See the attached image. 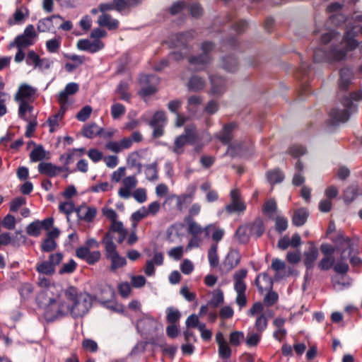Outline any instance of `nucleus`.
I'll return each instance as SVG.
<instances>
[{
	"label": "nucleus",
	"mask_w": 362,
	"mask_h": 362,
	"mask_svg": "<svg viewBox=\"0 0 362 362\" xmlns=\"http://www.w3.org/2000/svg\"><path fill=\"white\" fill-rule=\"evenodd\" d=\"M42 288L38 300L45 305V313L50 319L70 315L76 318L84 316L90 309L93 298L87 293L78 292L74 286L64 289L59 284H52L49 279L40 277Z\"/></svg>",
	"instance_id": "f257e3e1"
},
{
	"label": "nucleus",
	"mask_w": 362,
	"mask_h": 362,
	"mask_svg": "<svg viewBox=\"0 0 362 362\" xmlns=\"http://www.w3.org/2000/svg\"><path fill=\"white\" fill-rule=\"evenodd\" d=\"M115 8L120 13H127L132 8L128 0H115L113 4H101L99 9L93 8L90 13L81 18L80 23H115L109 11Z\"/></svg>",
	"instance_id": "f03ea898"
},
{
	"label": "nucleus",
	"mask_w": 362,
	"mask_h": 362,
	"mask_svg": "<svg viewBox=\"0 0 362 362\" xmlns=\"http://www.w3.org/2000/svg\"><path fill=\"white\" fill-rule=\"evenodd\" d=\"M338 250H341V261L335 264L334 270L339 274H346L349 269L348 264L344 261L350 256L352 252V243L344 233H339L335 237L332 238Z\"/></svg>",
	"instance_id": "7ed1b4c3"
},
{
	"label": "nucleus",
	"mask_w": 362,
	"mask_h": 362,
	"mask_svg": "<svg viewBox=\"0 0 362 362\" xmlns=\"http://www.w3.org/2000/svg\"><path fill=\"white\" fill-rule=\"evenodd\" d=\"M354 37L355 31H346L339 44L331 49L328 54V58L334 61H341L345 59L347 53L358 46V42Z\"/></svg>",
	"instance_id": "20e7f679"
},
{
	"label": "nucleus",
	"mask_w": 362,
	"mask_h": 362,
	"mask_svg": "<svg viewBox=\"0 0 362 362\" xmlns=\"http://www.w3.org/2000/svg\"><path fill=\"white\" fill-rule=\"evenodd\" d=\"M197 139L196 127L194 124L187 125L185 133L178 136L174 142L172 151L176 154H181L184 151V146L187 144H194Z\"/></svg>",
	"instance_id": "39448f33"
},
{
	"label": "nucleus",
	"mask_w": 362,
	"mask_h": 362,
	"mask_svg": "<svg viewBox=\"0 0 362 362\" xmlns=\"http://www.w3.org/2000/svg\"><path fill=\"white\" fill-rule=\"evenodd\" d=\"M36 37L37 34L34 27L30 25L25 28L23 34L18 35L14 41L10 43L9 47H13L16 46L17 48L29 47L34 44Z\"/></svg>",
	"instance_id": "423d86ee"
},
{
	"label": "nucleus",
	"mask_w": 362,
	"mask_h": 362,
	"mask_svg": "<svg viewBox=\"0 0 362 362\" xmlns=\"http://www.w3.org/2000/svg\"><path fill=\"white\" fill-rule=\"evenodd\" d=\"M230 202L225 207L228 214L242 213L246 209V205L241 199L240 192L234 188L230 192Z\"/></svg>",
	"instance_id": "0eeeda50"
},
{
	"label": "nucleus",
	"mask_w": 362,
	"mask_h": 362,
	"mask_svg": "<svg viewBox=\"0 0 362 362\" xmlns=\"http://www.w3.org/2000/svg\"><path fill=\"white\" fill-rule=\"evenodd\" d=\"M326 12L332 21L343 23L348 20L344 4H343L332 2L327 5Z\"/></svg>",
	"instance_id": "6e6552de"
},
{
	"label": "nucleus",
	"mask_w": 362,
	"mask_h": 362,
	"mask_svg": "<svg viewBox=\"0 0 362 362\" xmlns=\"http://www.w3.org/2000/svg\"><path fill=\"white\" fill-rule=\"evenodd\" d=\"M76 47L80 50L95 53L101 50L104 44L98 39H81L77 42Z\"/></svg>",
	"instance_id": "1a4fd4ad"
},
{
	"label": "nucleus",
	"mask_w": 362,
	"mask_h": 362,
	"mask_svg": "<svg viewBox=\"0 0 362 362\" xmlns=\"http://www.w3.org/2000/svg\"><path fill=\"white\" fill-rule=\"evenodd\" d=\"M138 181L134 175L128 176L122 180V187L119 189L118 194L123 199H128L132 195V189L136 187Z\"/></svg>",
	"instance_id": "9d476101"
},
{
	"label": "nucleus",
	"mask_w": 362,
	"mask_h": 362,
	"mask_svg": "<svg viewBox=\"0 0 362 362\" xmlns=\"http://www.w3.org/2000/svg\"><path fill=\"white\" fill-rule=\"evenodd\" d=\"M344 103V108L341 110H333L331 112V116L337 122H344L348 120L351 114V101L346 98Z\"/></svg>",
	"instance_id": "9b49d317"
},
{
	"label": "nucleus",
	"mask_w": 362,
	"mask_h": 362,
	"mask_svg": "<svg viewBox=\"0 0 362 362\" xmlns=\"http://www.w3.org/2000/svg\"><path fill=\"white\" fill-rule=\"evenodd\" d=\"M214 45L211 42H204L202 45V50L203 55L199 57H194L190 59V63L196 65H205L210 62V57L208 54L213 49Z\"/></svg>",
	"instance_id": "f8f14e48"
},
{
	"label": "nucleus",
	"mask_w": 362,
	"mask_h": 362,
	"mask_svg": "<svg viewBox=\"0 0 362 362\" xmlns=\"http://www.w3.org/2000/svg\"><path fill=\"white\" fill-rule=\"evenodd\" d=\"M216 341L218 346V355L223 358H228L231 355V349L221 332L216 334Z\"/></svg>",
	"instance_id": "ddd939ff"
},
{
	"label": "nucleus",
	"mask_w": 362,
	"mask_h": 362,
	"mask_svg": "<svg viewBox=\"0 0 362 362\" xmlns=\"http://www.w3.org/2000/svg\"><path fill=\"white\" fill-rule=\"evenodd\" d=\"M132 146V140L127 137L123 138L119 141H110L105 144V148L114 153H119L124 149L129 148Z\"/></svg>",
	"instance_id": "4468645a"
},
{
	"label": "nucleus",
	"mask_w": 362,
	"mask_h": 362,
	"mask_svg": "<svg viewBox=\"0 0 362 362\" xmlns=\"http://www.w3.org/2000/svg\"><path fill=\"white\" fill-rule=\"evenodd\" d=\"M271 268L276 272L274 279L276 280L288 276L291 274L290 269L288 271L286 270L285 262L279 259L272 260Z\"/></svg>",
	"instance_id": "2eb2a0df"
},
{
	"label": "nucleus",
	"mask_w": 362,
	"mask_h": 362,
	"mask_svg": "<svg viewBox=\"0 0 362 362\" xmlns=\"http://www.w3.org/2000/svg\"><path fill=\"white\" fill-rule=\"evenodd\" d=\"M35 93V90L27 84L21 85L16 93L14 99L16 101L30 100Z\"/></svg>",
	"instance_id": "dca6fc26"
},
{
	"label": "nucleus",
	"mask_w": 362,
	"mask_h": 362,
	"mask_svg": "<svg viewBox=\"0 0 362 362\" xmlns=\"http://www.w3.org/2000/svg\"><path fill=\"white\" fill-rule=\"evenodd\" d=\"M78 90V86L75 83H69L65 89L59 94L58 101L60 105L66 107L68 103V96L76 93Z\"/></svg>",
	"instance_id": "f3484780"
},
{
	"label": "nucleus",
	"mask_w": 362,
	"mask_h": 362,
	"mask_svg": "<svg viewBox=\"0 0 362 362\" xmlns=\"http://www.w3.org/2000/svg\"><path fill=\"white\" fill-rule=\"evenodd\" d=\"M76 212L79 219L90 222L95 218L97 211L93 207L82 205L76 210Z\"/></svg>",
	"instance_id": "a211bd4d"
},
{
	"label": "nucleus",
	"mask_w": 362,
	"mask_h": 362,
	"mask_svg": "<svg viewBox=\"0 0 362 362\" xmlns=\"http://www.w3.org/2000/svg\"><path fill=\"white\" fill-rule=\"evenodd\" d=\"M247 273V269H241L234 274V288L237 293H245L246 285L244 283L243 279L246 277Z\"/></svg>",
	"instance_id": "6ab92c4d"
},
{
	"label": "nucleus",
	"mask_w": 362,
	"mask_h": 362,
	"mask_svg": "<svg viewBox=\"0 0 362 362\" xmlns=\"http://www.w3.org/2000/svg\"><path fill=\"white\" fill-rule=\"evenodd\" d=\"M66 110V107L61 105L59 111L48 119L49 132L52 133L59 129V122L62 120Z\"/></svg>",
	"instance_id": "aec40b11"
},
{
	"label": "nucleus",
	"mask_w": 362,
	"mask_h": 362,
	"mask_svg": "<svg viewBox=\"0 0 362 362\" xmlns=\"http://www.w3.org/2000/svg\"><path fill=\"white\" fill-rule=\"evenodd\" d=\"M318 250L315 246H310L308 250L304 252V264L307 269L313 268L315 262L318 257Z\"/></svg>",
	"instance_id": "412c9836"
},
{
	"label": "nucleus",
	"mask_w": 362,
	"mask_h": 362,
	"mask_svg": "<svg viewBox=\"0 0 362 362\" xmlns=\"http://www.w3.org/2000/svg\"><path fill=\"white\" fill-rule=\"evenodd\" d=\"M38 170L40 173L49 177H54L62 171V168L52 165L50 163H40L38 165Z\"/></svg>",
	"instance_id": "4be33fe9"
},
{
	"label": "nucleus",
	"mask_w": 362,
	"mask_h": 362,
	"mask_svg": "<svg viewBox=\"0 0 362 362\" xmlns=\"http://www.w3.org/2000/svg\"><path fill=\"white\" fill-rule=\"evenodd\" d=\"M256 285L260 293L269 290L272 287V280L266 274H260L256 278Z\"/></svg>",
	"instance_id": "5701e85b"
},
{
	"label": "nucleus",
	"mask_w": 362,
	"mask_h": 362,
	"mask_svg": "<svg viewBox=\"0 0 362 362\" xmlns=\"http://www.w3.org/2000/svg\"><path fill=\"white\" fill-rule=\"evenodd\" d=\"M107 28L109 30H114L117 28V24H100V26L93 29L90 33V38L93 40L104 37L106 35Z\"/></svg>",
	"instance_id": "b1692460"
},
{
	"label": "nucleus",
	"mask_w": 362,
	"mask_h": 362,
	"mask_svg": "<svg viewBox=\"0 0 362 362\" xmlns=\"http://www.w3.org/2000/svg\"><path fill=\"white\" fill-rule=\"evenodd\" d=\"M240 259V255L237 251H230L223 262V267L226 270L230 271L239 264Z\"/></svg>",
	"instance_id": "393cba45"
},
{
	"label": "nucleus",
	"mask_w": 362,
	"mask_h": 362,
	"mask_svg": "<svg viewBox=\"0 0 362 362\" xmlns=\"http://www.w3.org/2000/svg\"><path fill=\"white\" fill-rule=\"evenodd\" d=\"M211 92L213 94L219 95L226 90V82L220 76H214L211 78Z\"/></svg>",
	"instance_id": "a878e982"
},
{
	"label": "nucleus",
	"mask_w": 362,
	"mask_h": 362,
	"mask_svg": "<svg viewBox=\"0 0 362 362\" xmlns=\"http://www.w3.org/2000/svg\"><path fill=\"white\" fill-rule=\"evenodd\" d=\"M212 231L213 233L211 235V238L213 240L216 241V243L219 242L224 233L225 231L223 229L218 228L215 224H209L207 226L204 228V232L206 233V236L209 235V233Z\"/></svg>",
	"instance_id": "bb28decb"
},
{
	"label": "nucleus",
	"mask_w": 362,
	"mask_h": 362,
	"mask_svg": "<svg viewBox=\"0 0 362 362\" xmlns=\"http://www.w3.org/2000/svg\"><path fill=\"white\" fill-rule=\"evenodd\" d=\"M185 222L187 225V231L194 236H197L204 231V228L197 223L193 218L185 217Z\"/></svg>",
	"instance_id": "cd10ccee"
},
{
	"label": "nucleus",
	"mask_w": 362,
	"mask_h": 362,
	"mask_svg": "<svg viewBox=\"0 0 362 362\" xmlns=\"http://www.w3.org/2000/svg\"><path fill=\"white\" fill-rule=\"evenodd\" d=\"M170 198L176 199L177 209L179 211H182L183 209L185 207L186 204L191 202L193 198V193L189 194H183L179 196L173 194L170 196Z\"/></svg>",
	"instance_id": "c85d7f7f"
},
{
	"label": "nucleus",
	"mask_w": 362,
	"mask_h": 362,
	"mask_svg": "<svg viewBox=\"0 0 362 362\" xmlns=\"http://www.w3.org/2000/svg\"><path fill=\"white\" fill-rule=\"evenodd\" d=\"M308 216V213L305 209H299L296 210L293 216L292 222L296 226L303 225Z\"/></svg>",
	"instance_id": "c756f323"
},
{
	"label": "nucleus",
	"mask_w": 362,
	"mask_h": 362,
	"mask_svg": "<svg viewBox=\"0 0 362 362\" xmlns=\"http://www.w3.org/2000/svg\"><path fill=\"white\" fill-rule=\"evenodd\" d=\"M102 129L95 123L87 124L83 127V134L87 138H93L101 133Z\"/></svg>",
	"instance_id": "7c9ffc66"
},
{
	"label": "nucleus",
	"mask_w": 362,
	"mask_h": 362,
	"mask_svg": "<svg viewBox=\"0 0 362 362\" xmlns=\"http://www.w3.org/2000/svg\"><path fill=\"white\" fill-rule=\"evenodd\" d=\"M235 234L238 240L243 243L247 242L252 235L248 224L240 226Z\"/></svg>",
	"instance_id": "2f4dec72"
},
{
	"label": "nucleus",
	"mask_w": 362,
	"mask_h": 362,
	"mask_svg": "<svg viewBox=\"0 0 362 362\" xmlns=\"http://www.w3.org/2000/svg\"><path fill=\"white\" fill-rule=\"evenodd\" d=\"M36 270L37 272L46 275H52L54 273V268L49 261H42L38 263L36 266Z\"/></svg>",
	"instance_id": "473e14b6"
},
{
	"label": "nucleus",
	"mask_w": 362,
	"mask_h": 362,
	"mask_svg": "<svg viewBox=\"0 0 362 362\" xmlns=\"http://www.w3.org/2000/svg\"><path fill=\"white\" fill-rule=\"evenodd\" d=\"M252 235L255 237L261 236L264 231L263 221L261 219H256L252 223L248 224Z\"/></svg>",
	"instance_id": "72a5a7b5"
},
{
	"label": "nucleus",
	"mask_w": 362,
	"mask_h": 362,
	"mask_svg": "<svg viewBox=\"0 0 362 362\" xmlns=\"http://www.w3.org/2000/svg\"><path fill=\"white\" fill-rule=\"evenodd\" d=\"M235 124H229L223 127L222 132L218 136V139L223 144L228 143L232 139L231 132L234 129Z\"/></svg>",
	"instance_id": "f704fd0d"
},
{
	"label": "nucleus",
	"mask_w": 362,
	"mask_h": 362,
	"mask_svg": "<svg viewBox=\"0 0 362 362\" xmlns=\"http://www.w3.org/2000/svg\"><path fill=\"white\" fill-rule=\"evenodd\" d=\"M46 151L42 146H38L33 149L30 154L31 161L37 162L46 158Z\"/></svg>",
	"instance_id": "c9c22d12"
},
{
	"label": "nucleus",
	"mask_w": 362,
	"mask_h": 362,
	"mask_svg": "<svg viewBox=\"0 0 362 362\" xmlns=\"http://www.w3.org/2000/svg\"><path fill=\"white\" fill-rule=\"evenodd\" d=\"M42 229L41 222L35 221L27 226L26 233L30 236L37 237L40 235Z\"/></svg>",
	"instance_id": "e433bc0d"
},
{
	"label": "nucleus",
	"mask_w": 362,
	"mask_h": 362,
	"mask_svg": "<svg viewBox=\"0 0 362 362\" xmlns=\"http://www.w3.org/2000/svg\"><path fill=\"white\" fill-rule=\"evenodd\" d=\"M267 177L271 185H274L282 182L284 176L280 170H274L267 173Z\"/></svg>",
	"instance_id": "4c0bfd02"
},
{
	"label": "nucleus",
	"mask_w": 362,
	"mask_h": 362,
	"mask_svg": "<svg viewBox=\"0 0 362 362\" xmlns=\"http://www.w3.org/2000/svg\"><path fill=\"white\" fill-rule=\"evenodd\" d=\"M332 285L335 290L341 291L348 288L351 285V281L344 276L335 277L332 279Z\"/></svg>",
	"instance_id": "58836bf2"
},
{
	"label": "nucleus",
	"mask_w": 362,
	"mask_h": 362,
	"mask_svg": "<svg viewBox=\"0 0 362 362\" xmlns=\"http://www.w3.org/2000/svg\"><path fill=\"white\" fill-rule=\"evenodd\" d=\"M205 82L198 76H193L188 83V88L192 91H199L204 88Z\"/></svg>",
	"instance_id": "ea45409f"
},
{
	"label": "nucleus",
	"mask_w": 362,
	"mask_h": 362,
	"mask_svg": "<svg viewBox=\"0 0 362 362\" xmlns=\"http://www.w3.org/2000/svg\"><path fill=\"white\" fill-rule=\"evenodd\" d=\"M352 77L351 71L348 69H342L341 71V78L339 83V88L341 89H346L348 88Z\"/></svg>",
	"instance_id": "a19ab883"
},
{
	"label": "nucleus",
	"mask_w": 362,
	"mask_h": 362,
	"mask_svg": "<svg viewBox=\"0 0 362 362\" xmlns=\"http://www.w3.org/2000/svg\"><path fill=\"white\" fill-rule=\"evenodd\" d=\"M111 261L110 269L115 271L116 269L123 267L126 265L127 261L124 257H120L118 254L108 258Z\"/></svg>",
	"instance_id": "79ce46f5"
},
{
	"label": "nucleus",
	"mask_w": 362,
	"mask_h": 362,
	"mask_svg": "<svg viewBox=\"0 0 362 362\" xmlns=\"http://www.w3.org/2000/svg\"><path fill=\"white\" fill-rule=\"evenodd\" d=\"M165 122L166 118L165 112L163 111H158L154 114L152 119L149 122V124L151 127L165 126Z\"/></svg>",
	"instance_id": "37998d69"
},
{
	"label": "nucleus",
	"mask_w": 362,
	"mask_h": 362,
	"mask_svg": "<svg viewBox=\"0 0 362 362\" xmlns=\"http://www.w3.org/2000/svg\"><path fill=\"white\" fill-rule=\"evenodd\" d=\"M277 209L276 202L274 199L267 200L262 207V211L269 217H272Z\"/></svg>",
	"instance_id": "c03bdc74"
},
{
	"label": "nucleus",
	"mask_w": 362,
	"mask_h": 362,
	"mask_svg": "<svg viewBox=\"0 0 362 362\" xmlns=\"http://www.w3.org/2000/svg\"><path fill=\"white\" fill-rule=\"evenodd\" d=\"M217 245L214 244L211 246L208 252V259L211 267H215L218 264V257L217 254Z\"/></svg>",
	"instance_id": "a18cd8bd"
},
{
	"label": "nucleus",
	"mask_w": 362,
	"mask_h": 362,
	"mask_svg": "<svg viewBox=\"0 0 362 362\" xmlns=\"http://www.w3.org/2000/svg\"><path fill=\"white\" fill-rule=\"evenodd\" d=\"M296 169L298 172L293 176V184L296 186H298L303 184L305 181L304 177L301 175V172L303 170V165L300 161L296 163Z\"/></svg>",
	"instance_id": "49530a36"
},
{
	"label": "nucleus",
	"mask_w": 362,
	"mask_h": 362,
	"mask_svg": "<svg viewBox=\"0 0 362 362\" xmlns=\"http://www.w3.org/2000/svg\"><path fill=\"white\" fill-rule=\"evenodd\" d=\"M116 93L119 95L121 100L128 101L130 98V94L128 93V84L121 82L116 90Z\"/></svg>",
	"instance_id": "de8ad7c7"
},
{
	"label": "nucleus",
	"mask_w": 362,
	"mask_h": 362,
	"mask_svg": "<svg viewBox=\"0 0 362 362\" xmlns=\"http://www.w3.org/2000/svg\"><path fill=\"white\" fill-rule=\"evenodd\" d=\"M223 66L228 71H234L237 69L238 62L235 57L228 56L223 59Z\"/></svg>",
	"instance_id": "09e8293b"
},
{
	"label": "nucleus",
	"mask_w": 362,
	"mask_h": 362,
	"mask_svg": "<svg viewBox=\"0 0 362 362\" xmlns=\"http://www.w3.org/2000/svg\"><path fill=\"white\" fill-rule=\"evenodd\" d=\"M244 339V333L240 331H234L230 334L229 342L231 346H237Z\"/></svg>",
	"instance_id": "8fccbe9b"
},
{
	"label": "nucleus",
	"mask_w": 362,
	"mask_h": 362,
	"mask_svg": "<svg viewBox=\"0 0 362 362\" xmlns=\"http://www.w3.org/2000/svg\"><path fill=\"white\" fill-rule=\"evenodd\" d=\"M267 322L268 320L264 314H261L260 315L257 316L255 323V327L257 332L262 333L267 327Z\"/></svg>",
	"instance_id": "3c124183"
},
{
	"label": "nucleus",
	"mask_w": 362,
	"mask_h": 362,
	"mask_svg": "<svg viewBox=\"0 0 362 362\" xmlns=\"http://www.w3.org/2000/svg\"><path fill=\"white\" fill-rule=\"evenodd\" d=\"M124 106L118 103H114L111 107V115L113 119H117L125 113Z\"/></svg>",
	"instance_id": "603ef678"
},
{
	"label": "nucleus",
	"mask_w": 362,
	"mask_h": 362,
	"mask_svg": "<svg viewBox=\"0 0 362 362\" xmlns=\"http://www.w3.org/2000/svg\"><path fill=\"white\" fill-rule=\"evenodd\" d=\"M167 314V320L174 324L175 322L178 321L180 318L181 314L180 311L174 308L170 307L166 309Z\"/></svg>",
	"instance_id": "864d4df0"
},
{
	"label": "nucleus",
	"mask_w": 362,
	"mask_h": 362,
	"mask_svg": "<svg viewBox=\"0 0 362 362\" xmlns=\"http://www.w3.org/2000/svg\"><path fill=\"white\" fill-rule=\"evenodd\" d=\"M262 333L249 332L247 334L245 343L248 346H255L258 344L261 339Z\"/></svg>",
	"instance_id": "5fc2aeb1"
},
{
	"label": "nucleus",
	"mask_w": 362,
	"mask_h": 362,
	"mask_svg": "<svg viewBox=\"0 0 362 362\" xmlns=\"http://www.w3.org/2000/svg\"><path fill=\"white\" fill-rule=\"evenodd\" d=\"M148 216V212L146 209V207L144 206L134 212L132 214V219L133 221H134V223L133 224L134 227L136 226V223L139 221H141L142 218L147 217Z\"/></svg>",
	"instance_id": "6e6d98bb"
},
{
	"label": "nucleus",
	"mask_w": 362,
	"mask_h": 362,
	"mask_svg": "<svg viewBox=\"0 0 362 362\" xmlns=\"http://www.w3.org/2000/svg\"><path fill=\"white\" fill-rule=\"evenodd\" d=\"M334 264V259L332 256L327 255L324 257L318 263L317 266L321 270L329 269Z\"/></svg>",
	"instance_id": "4d7b16f0"
},
{
	"label": "nucleus",
	"mask_w": 362,
	"mask_h": 362,
	"mask_svg": "<svg viewBox=\"0 0 362 362\" xmlns=\"http://www.w3.org/2000/svg\"><path fill=\"white\" fill-rule=\"evenodd\" d=\"M110 228L112 230L119 233L123 238L127 234V230L124 228L123 223L117 220L111 222Z\"/></svg>",
	"instance_id": "13d9d810"
},
{
	"label": "nucleus",
	"mask_w": 362,
	"mask_h": 362,
	"mask_svg": "<svg viewBox=\"0 0 362 362\" xmlns=\"http://www.w3.org/2000/svg\"><path fill=\"white\" fill-rule=\"evenodd\" d=\"M16 218L11 214H7L1 221V225L4 228L12 230L16 226Z\"/></svg>",
	"instance_id": "bf43d9fd"
},
{
	"label": "nucleus",
	"mask_w": 362,
	"mask_h": 362,
	"mask_svg": "<svg viewBox=\"0 0 362 362\" xmlns=\"http://www.w3.org/2000/svg\"><path fill=\"white\" fill-rule=\"evenodd\" d=\"M56 247V240H52L47 238H46L41 244L42 250L47 252L53 251Z\"/></svg>",
	"instance_id": "052dcab7"
},
{
	"label": "nucleus",
	"mask_w": 362,
	"mask_h": 362,
	"mask_svg": "<svg viewBox=\"0 0 362 362\" xmlns=\"http://www.w3.org/2000/svg\"><path fill=\"white\" fill-rule=\"evenodd\" d=\"M184 248L182 246H177L170 249L168 252V255L170 257L179 260L183 255Z\"/></svg>",
	"instance_id": "680f3d73"
},
{
	"label": "nucleus",
	"mask_w": 362,
	"mask_h": 362,
	"mask_svg": "<svg viewBox=\"0 0 362 362\" xmlns=\"http://www.w3.org/2000/svg\"><path fill=\"white\" fill-rule=\"evenodd\" d=\"M76 267V263L73 260L70 259L68 262L64 264L59 270L61 274H71L74 272Z\"/></svg>",
	"instance_id": "e2e57ef3"
},
{
	"label": "nucleus",
	"mask_w": 362,
	"mask_h": 362,
	"mask_svg": "<svg viewBox=\"0 0 362 362\" xmlns=\"http://www.w3.org/2000/svg\"><path fill=\"white\" fill-rule=\"evenodd\" d=\"M92 108L86 105L83 107L77 114L76 118L81 122H84L88 119L91 114Z\"/></svg>",
	"instance_id": "0e129e2a"
},
{
	"label": "nucleus",
	"mask_w": 362,
	"mask_h": 362,
	"mask_svg": "<svg viewBox=\"0 0 362 362\" xmlns=\"http://www.w3.org/2000/svg\"><path fill=\"white\" fill-rule=\"evenodd\" d=\"M135 200L139 203H144L147 199L146 190L144 188L136 189L132 194Z\"/></svg>",
	"instance_id": "69168bd1"
},
{
	"label": "nucleus",
	"mask_w": 362,
	"mask_h": 362,
	"mask_svg": "<svg viewBox=\"0 0 362 362\" xmlns=\"http://www.w3.org/2000/svg\"><path fill=\"white\" fill-rule=\"evenodd\" d=\"M146 177L149 180H155L158 178V172L155 164L150 165L145 170Z\"/></svg>",
	"instance_id": "338daca9"
},
{
	"label": "nucleus",
	"mask_w": 362,
	"mask_h": 362,
	"mask_svg": "<svg viewBox=\"0 0 362 362\" xmlns=\"http://www.w3.org/2000/svg\"><path fill=\"white\" fill-rule=\"evenodd\" d=\"M59 209L60 211L69 215L74 211V204L71 201H66L59 204Z\"/></svg>",
	"instance_id": "774afa93"
}]
</instances>
